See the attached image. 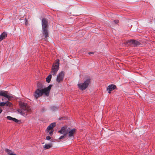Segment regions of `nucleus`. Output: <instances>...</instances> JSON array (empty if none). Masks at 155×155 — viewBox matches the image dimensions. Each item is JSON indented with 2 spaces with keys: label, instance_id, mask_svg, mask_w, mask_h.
<instances>
[{
  "label": "nucleus",
  "instance_id": "nucleus-1",
  "mask_svg": "<svg viewBox=\"0 0 155 155\" xmlns=\"http://www.w3.org/2000/svg\"><path fill=\"white\" fill-rule=\"evenodd\" d=\"M52 87V85H50L47 87L42 89L39 90V89H37L34 94V97L37 99L39 97L41 96L43 94H45L46 96H48Z\"/></svg>",
  "mask_w": 155,
  "mask_h": 155
},
{
  "label": "nucleus",
  "instance_id": "nucleus-2",
  "mask_svg": "<svg viewBox=\"0 0 155 155\" xmlns=\"http://www.w3.org/2000/svg\"><path fill=\"white\" fill-rule=\"evenodd\" d=\"M20 105L21 110L18 109L17 111L22 115H23L25 112L30 113L31 112V108L26 103L21 102L20 103Z\"/></svg>",
  "mask_w": 155,
  "mask_h": 155
},
{
  "label": "nucleus",
  "instance_id": "nucleus-3",
  "mask_svg": "<svg viewBox=\"0 0 155 155\" xmlns=\"http://www.w3.org/2000/svg\"><path fill=\"white\" fill-rule=\"evenodd\" d=\"M42 22L43 36L45 37L43 39L46 38L47 39V38L49 36L47 29L48 21L46 18H44L42 19Z\"/></svg>",
  "mask_w": 155,
  "mask_h": 155
},
{
  "label": "nucleus",
  "instance_id": "nucleus-4",
  "mask_svg": "<svg viewBox=\"0 0 155 155\" xmlns=\"http://www.w3.org/2000/svg\"><path fill=\"white\" fill-rule=\"evenodd\" d=\"M90 79L88 78L86 79L83 83H80L78 84V86L79 89L82 91L85 89L87 87L90 83Z\"/></svg>",
  "mask_w": 155,
  "mask_h": 155
},
{
  "label": "nucleus",
  "instance_id": "nucleus-5",
  "mask_svg": "<svg viewBox=\"0 0 155 155\" xmlns=\"http://www.w3.org/2000/svg\"><path fill=\"white\" fill-rule=\"evenodd\" d=\"M59 60H58L56 62L53 64L51 69V72L53 75H54L56 74L59 69Z\"/></svg>",
  "mask_w": 155,
  "mask_h": 155
},
{
  "label": "nucleus",
  "instance_id": "nucleus-6",
  "mask_svg": "<svg viewBox=\"0 0 155 155\" xmlns=\"http://www.w3.org/2000/svg\"><path fill=\"white\" fill-rule=\"evenodd\" d=\"M67 129L66 126H64L62 127L60 130L58 131V132L60 134H64L62 136H61L59 138V139L61 140L65 137L68 134V130H66V129Z\"/></svg>",
  "mask_w": 155,
  "mask_h": 155
},
{
  "label": "nucleus",
  "instance_id": "nucleus-7",
  "mask_svg": "<svg viewBox=\"0 0 155 155\" xmlns=\"http://www.w3.org/2000/svg\"><path fill=\"white\" fill-rule=\"evenodd\" d=\"M64 72L63 71H62L60 72L57 76V81L58 83L62 82L64 79Z\"/></svg>",
  "mask_w": 155,
  "mask_h": 155
},
{
  "label": "nucleus",
  "instance_id": "nucleus-8",
  "mask_svg": "<svg viewBox=\"0 0 155 155\" xmlns=\"http://www.w3.org/2000/svg\"><path fill=\"white\" fill-rule=\"evenodd\" d=\"M66 130H68V136L70 137L74 136L76 131L75 129H72L70 130V129H66Z\"/></svg>",
  "mask_w": 155,
  "mask_h": 155
},
{
  "label": "nucleus",
  "instance_id": "nucleus-9",
  "mask_svg": "<svg viewBox=\"0 0 155 155\" xmlns=\"http://www.w3.org/2000/svg\"><path fill=\"white\" fill-rule=\"evenodd\" d=\"M116 87V86L114 85H110L108 86L107 88V90L108 91L109 93H110L111 91L115 89Z\"/></svg>",
  "mask_w": 155,
  "mask_h": 155
},
{
  "label": "nucleus",
  "instance_id": "nucleus-10",
  "mask_svg": "<svg viewBox=\"0 0 155 155\" xmlns=\"http://www.w3.org/2000/svg\"><path fill=\"white\" fill-rule=\"evenodd\" d=\"M0 95L4 96L8 99H10L11 98V96L7 94V92L6 91H0Z\"/></svg>",
  "mask_w": 155,
  "mask_h": 155
},
{
  "label": "nucleus",
  "instance_id": "nucleus-11",
  "mask_svg": "<svg viewBox=\"0 0 155 155\" xmlns=\"http://www.w3.org/2000/svg\"><path fill=\"white\" fill-rule=\"evenodd\" d=\"M7 36V34L5 32H3L0 36V41H1L5 39Z\"/></svg>",
  "mask_w": 155,
  "mask_h": 155
},
{
  "label": "nucleus",
  "instance_id": "nucleus-12",
  "mask_svg": "<svg viewBox=\"0 0 155 155\" xmlns=\"http://www.w3.org/2000/svg\"><path fill=\"white\" fill-rule=\"evenodd\" d=\"M52 143H50L49 144H45V145L44 148L45 149H49L52 147Z\"/></svg>",
  "mask_w": 155,
  "mask_h": 155
},
{
  "label": "nucleus",
  "instance_id": "nucleus-13",
  "mask_svg": "<svg viewBox=\"0 0 155 155\" xmlns=\"http://www.w3.org/2000/svg\"><path fill=\"white\" fill-rule=\"evenodd\" d=\"M7 118L9 120H12L15 122H18V120L15 118H13L11 116H8L7 117Z\"/></svg>",
  "mask_w": 155,
  "mask_h": 155
},
{
  "label": "nucleus",
  "instance_id": "nucleus-14",
  "mask_svg": "<svg viewBox=\"0 0 155 155\" xmlns=\"http://www.w3.org/2000/svg\"><path fill=\"white\" fill-rule=\"evenodd\" d=\"M140 44V43L139 41L136 40H133L132 45H133L134 46H137Z\"/></svg>",
  "mask_w": 155,
  "mask_h": 155
},
{
  "label": "nucleus",
  "instance_id": "nucleus-15",
  "mask_svg": "<svg viewBox=\"0 0 155 155\" xmlns=\"http://www.w3.org/2000/svg\"><path fill=\"white\" fill-rule=\"evenodd\" d=\"M50 109L52 111H55L58 110V108L57 106L53 105L51 106L50 107Z\"/></svg>",
  "mask_w": 155,
  "mask_h": 155
},
{
  "label": "nucleus",
  "instance_id": "nucleus-16",
  "mask_svg": "<svg viewBox=\"0 0 155 155\" xmlns=\"http://www.w3.org/2000/svg\"><path fill=\"white\" fill-rule=\"evenodd\" d=\"M5 151L9 155H17L13 153L12 151L7 149H5Z\"/></svg>",
  "mask_w": 155,
  "mask_h": 155
},
{
  "label": "nucleus",
  "instance_id": "nucleus-17",
  "mask_svg": "<svg viewBox=\"0 0 155 155\" xmlns=\"http://www.w3.org/2000/svg\"><path fill=\"white\" fill-rule=\"evenodd\" d=\"M37 89H39V90L42 89H44L43 85L41 83H39L37 84Z\"/></svg>",
  "mask_w": 155,
  "mask_h": 155
},
{
  "label": "nucleus",
  "instance_id": "nucleus-18",
  "mask_svg": "<svg viewBox=\"0 0 155 155\" xmlns=\"http://www.w3.org/2000/svg\"><path fill=\"white\" fill-rule=\"evenodd\" d=\"M52 76L51 74L49 75L48 77L46 78V81L48 83H49L51 80Z\"/></svg>",
  "mask_w": 155,
  "mask_h": 155
},
{
  "label": "nucleus",
  "instance_id": "nucleus-19",
  "mask_svg": "<svg viewBox=\"0 0 155 155\" xmlns=\"http://www.w3.org/2000/svg\"><path fill=\"white\" fill-rule=\"evenodd\" d=\"M133 40H129L126 42V44L127 45H130L133 44Z\"/></svg>",
  "mask_w": 155,
  "mask_h": 155
},
{
  "label": "nucleus",
  "instance_id": "nucleus-20",
  "mask_svg": "<svg viewBox=\"0 0 155 155\" xmlns=\"http://www.w3.org/2000/svg\"><path fill=\"white\" fill-rule=\"evenodd\" d=\"M55 123H53L51 124L50 125V126L51 127V128L52 129L53 127H54L55 126Z\"/></svg>",
  "mask_w": 155,
  "mask_h": 155
},
{
  "label": "nucleus",
  "instance_id": "nucleus-21",
  "mask_svg": "<svg viewBox=\"0 0 155 155\" xmlns=\"http://www.w3.org/2000/svg\"><path fill=\"white\" fill-rule=\"evenodd\" d=\"M52 129L51 128V127L50 126V125H49L47 128L46 130L48 131H48L51 130Z\"/></svg>",
  "mask_w": 155,
  "mask_h": 155
},
{
  "label": "nucleus",
  "instance_id": "nucleus-22",
  "mask_svg": "<svg viewBox=\"0 0 155 155\" xmlns=\"http://www.w3.org/2000/svg\"><path fill=\"white\" fill-rule=\"evenodd\" d=\"M51 139V137L50 136H48L46 137V139L47 140H49Z\"/></svg>",
  "mask_w": 155,
  "mask_h": 155
},
{
  "label": "nucleus",
  "instance_id": "nucleus-23",
  "mask_svg": "<svg viewBox=\"0 0 155 155\" xmlns=\"http://www.w3.org/2000/svg\"><path fill=\"white\" fill-rule=\"evenodd\" d=\"M114 22L115 23L117 24L119 22V21L117 20H115L114 21Z\"/></svg>",
  "mask_w": 155,
  "mask_h": 155
},
{
  "label": "nucleus",
  "instance_id": "nucleus-24",
  "mask_svg": "<svg viewBox=\"0 0 155 155\" xmlns=\"http://www.w3.org/2000/svg\"><path fill=\"white\" fill-rule=\"evenodd\" d=\"M53 131H52L51 130V131L49 132V134L50 135H52L53 134Z\"/></svg>",
  "mask_w": 155,
  "mask_h": 155
},
{
  "label": "nucleus",
  "instance_id": "nucleus-25",
  "mask_svg": "<svg viewBox=\"0 0 155 155\" xmlns=\"http://www.w3.org/2000/svg\"><path fill=\"white\" fill-rule=\"evenodd\" d=\"M91 53H91V52H90V53H89V54H91Z\"/></svg>",
  "mask_w": 155,
  "mask_h": 155
}]
</instances>
